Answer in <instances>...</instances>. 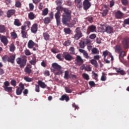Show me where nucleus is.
<instances>
[{
  "mask_svg": "<svg viewBox=\"0 0 129 129\" xmlns=\"http://www.w3.org/2000/svg\"><path fill=\"white\" fill-rule=\"evenodd\" d=\"M15 50H16V46H15V45L12 43L10 46V51L11 52H14Z\"/></svg>",
  "mask_w": 129,
  "mask_h": 129,
  "instance_id": "e433bc0d",
  "label": "nucleus"
},
{
  "mask_svg": "<svg viewBox=\"0 0 129 129\" xmlns=\"http://www.w3.org/2000/svg\"><path fill=\"white\" fill-rule=\"evenodd\" d=\"M72 106L73 107H74L75 108V110H76V109H79V107H78V106H77L75 103H73L72 104Z\"/></svg>",
  "mask_w": 129,
  "mask_h": 129,
  "instance_id": "0e129e2a",
  "label": "nucleus"
},
{
  "mask_svg": "<svg viewBox=\"0 0 129 129\" xmlns=\"http://www.w3.org/2000/svg\"><path fill=\"white\" fill-rule=\"evenodd\" d=\"M119 59L120 62H121V63H123V64H124V65H125V66H126V67H128V64H127V61H126V60H124L123 57H119Z\"/></svg>",
  "mask_w": 129,
  "mask_h": 129,
  "instance_id": "b1692460",
  "label": "nucleus"
},
{
  "mask_svg": "<svg viewBox=\"0 0 129 129\" xmlns=\"http://www.w3.org/2000/svg\"><path fill=\"white\" fill-rule=\"evenodd\" d=\"M80 47V48H82V49H84V47H85V43L84 41H81L79 43Z\"/></svg>",
  "mask_w": 129,
  "mask_h": 129,
  "instance_id": "49530a36",
  "label": "nucleus"
},
{
  "mask_svg": "<svg viewBox=\"0 0 129 129\" xmlns=\"http://www.w3.org/2000/svg\"><path fill=\"white\" fill-rule=\"evenodd\" d=\"M88 30L90 32H94L96 30V27L94 25L90 26L88 28Z\"/></svg>",
  "mask_w": 129,
  "mask_h": 129,
  "instance_id": "bb28decb",
  "label": "nucleus"
},
{
  "mask_svg": "<svg viewBox=\"0 0 129 129\" xmlns=\"http://www.w3.org/2000/svg\"><path fill=\"white\" fill-rule=\"evenodd\" d=\"M16 62L17 64L20 65V68H24L26 66V64H27V59L26 58L18 57L16 59Z\"/></svg>",
  "mask_w": 129,
  "mask_h": 129,
  "instance_id": "f03ea898",
  "label": "nucleus"
},
{
  "mask_svg": "<svg viewBox=\"0 0 129 129\" xmlns=\"http://www.w3.org/2000/svg\"><path fill=\"white\" fill-rule=\"evenodd\" d=\"M63 58H64L65 60L67 61H71L73 60V56L68 53H66L64 54Z\"/></svg>",
  "mask_w": 129,
  "mask_h": 129,
  "instance_id": "ddd939ff",
  "label": "nucleus"
},
{
  "mask_svg": "<svg viewBox=\"0 0 129 129\" xmlns=\"http://www.w3.org/2000/svg\"><path fill=\"white\" fill-rule=\"evenodd\" d=\"M24 79L26 81V82H32V78H31L25 77L24 78Z\"/></svg>",
  "mask_w": 129,
  "mask_h": 129,
  "instance_id": "864d4df0",
  "label": "nucleus"
},
{
  "mask_svg": "<svg viewBox=\"0 0 129 129\" xmlns=\"http://www.w3.org/2000/svg\"><path fill=\"white\" fill-rule=\"evenodd\" d=\"M69 51H70V54H75V49L74 47L71 46L69 49Z\"/></svg>",
  "mask_w": 129,
  "mask_h": 129,
  "instance_id": "09e8293b",
  "label": "nucleus"
},
{
  "mask_svg": "<svg viewBox=\"0 0 129 129\" xmlns=\"http://www.w3.org/2000/svg\"><path fill=\"white\" fill-rule=\"evenodd\" d=\"M101 29L103 32H106L107 34H112V33H113V28L111 26L103 25L101 26Z\"/></svg>",
  "mask_w": 129,
  "mask_h": 129,
  "instance_id": "7ed1b4c3",
  "label": "nucleus"
},
{
  "mask_svg": "<svg viewBox=\"0 0 129 129\" xmlns=\"http://www.w3.org/2000/svg\"><path fill=\"white\" fill-rule=\"evenodd\" d=\"M0 40L2 43L5 45V46H7L8 43H9V40H8V37L3 35L1 36L0 34Z\"/></svg>",
  "mask_w": 129,
  "mask_h": 129,
  "instance_id": "9b49d317",
  "label": "nucleus"
},
{
  "mask_svg": "<svg viewBox=\"0 0 129 129\" xmlns=\"http://www.w3.org/2000/svg\"><path fill=\"white\" fill-rule=\"evenodd\" d=\"M64 13L62 14L61 22L62 25H67L68 23H69L71 21L72 17L71 14L72 12L71 10H70L68 8H64L63 9Z\"/></svg>",
  "mask_w": 129,
  "mask_h": 129,
  "instance_id": "f257e3e1",
  "label": "nucleus"
},
{
  "mask_svg": "<svg viewBox=\"0 0 129 129\" xmlns=\"http://www.w3.org/2000/svg\"><path fill=\"white\" fill-rule=\"evenodd\" d=\"M84 63L83 59L80 55H77L75 64L78 66H81Z\"/></svg>",
  "mask_w": 129,
  "mask_h": 129,
  "instance_id": "6e6552de",
  "label": "nucleus"
},
{
  "mask_svg": "<svg viewBox=\"0 0 129 129\" xmlns=\"http://www.w3.org/2000/svg\"><path fill=\"white\" fill-rule=\"evenodd\" d=\"M122 44L124 48L125 49H127V47H128L129 44V38L127 37L124 38L122 41Z\"/></svg>",
  "mask_w": 129,
  "mask_h": 129,
  "instance_id": "9d476101",
  "label": "nucleus"
},
{
  "mask_svg": "<svg viewBox=\"0 0 129 129\" xmlns=\"http://www.w3.org/2000/svg\"><path fill=\"white\" fill-rule=\"evenodd\" d=\"M63 32H64L66 34H68V35L71 34V30L70 29V28H64Z\"/></svg>",
  "mask_w": 129,
  "mask_h": 129,
  "instance_id": "72a5a7b5",
  "label": "nucleus"
},
{
  "mask_svg": "<svg viewBox=\"0 0 129 129\" xmlns=\"http://www.w3.org/2000/svg\"><path fill=\"white\" fill-rule=\"evenodd\" d=\"M21 35L22 38H23V39H25L27 38V35H28V33H27L26 31H21Z\"/></svg>",
  "mask_w": 129,
  "mask_h": 129,
  "instance_id": "c9c22d12",
  "label": "nucleus"
},
{
  "mask_svg": "<svg viewBox=\"0 0 129 129\" xmlns=\"http://www.w3.org/2000/svg\"><path fill=\"white\" fill-rule=\"evenodd\" d=\"M4 86H3V88H4L5 91H7V92H9V93H12L13 91V87H9L10 86V83L9 81H6L4 83Z\"/></svg>",
  "mask_w": 129,
  "mask_h": 129,
  "instance_id": "20e7f679",
  "label": "nucleus"
},
{
  "mask_svg": "<svg viewBox=\"0 0 129 129\" xmlns=\"http://www.w3.org/2000/svg\"><path fill=\"white\" fill-rule=\"evenodd\" d=\"M11 84L12 86H14V87L17 86V81L15 80H12L11 81Z\"/></svg>",
  "mask_w": 129,
  "mask_h": 129,
  "instance_id": "603ef678",
  "label": "nucleus"
},
{
  "mask_svg": "<svg viewBox=\"0 0 129 129\" xmlns=\"http://www.w3.org/2000/svg\"><path fill=\"white\" fill-rule=\"evenodd\" d=\"M56 57L57 58V59L59 60V61H63V60H64V58H63L61 53H59L56 55Z\"/></svg>",
  "mask_w": 129,
  "mask_h": 129,
  "instance_id": "2f4dec72",
  "label": "nucleus"
},
{
  "mask_svg": "<svg viewBox=\"0 0 129 129\" xmlns=\"http://www.w3.org/2000/svg\"><path fill=\"white\" fill-rule=\"evenodd\" d=\"M124 54H125L124 52L122 51L120 52L119 57H124Z\"/></svg>",
  "mask_w": 129,
  "mask_h": 129,
  "instance_id": "774afa93",
  "label": "nucleus"
},
{
  "mask_svg": "<svg viewBox=\"0 0 129 129\" xmlns=\"http://www.w3.org/2000/svg\"><path fill=\"white\" fill-rule=\"evenodd\" d=\"M92 52L93 54H99V51H98V49H97V48H93L92 49Z\"/></svg>",
  "mask_w": 129,
  "mask_h": 129,
  "instance_id": "a18cd8bd",
  "label": "nucleus"
},
{
  "mask_svg": "<svg viewBox=\"0 0 129 129\" xmlns=\"http://www.w3.org/2000/svg\"><path fill=\"white\" fill-rule=\"evenodd\" d=\"M108 55V51L107 50H105V51L103 52V56H104V58H106V56Z\"/></svg>",
  "mask_w": 129,
  "mask_h": 129,
  "instance_id": "052dcab7",
  "label": "nucleus"
},
{
  "mask_svg": "<svg viewBox=\"0 0 129 129\" xmlns=\"http://www.w3.org/2000/svg\"><path fill=\"white\" fill-rule=\"evenodd\" d=\"M123 23L124 25H129V18L125 19Z\"/></svg>",
  "mask_w": 129,
  "mask_h": 129,
  "instance_id": "69168bd1",
  "label": "nucleus"
},
{
  "mask_svg": "<svg viewBox=\"0 0 129 129\" xmlns=\"http://www.w3.org/2000/svg\"><path fill=\"white\" fill-rule=\"evenodd\" d=\"M28 18L30 20H34L36 18V16H35V14L33 12H30L28 14Z\"/></svg>",
  "mask_w": 129,
  "mask_h": 129,
  "instance_id": "a878e982",
  "label": "nucleus"
},
{
  "mask_svg": "<svg viewBox=\"0 0 129 129\" xmlns=\"http://www.w3.org/2000/svg\"><path fill=\"white\" fill-rule=\"evenodd\" d=\"M48 12V8L44 9L42 11V16H47Z\"/></svg>",
  "mask_w": 129,
  "mask_h": 129,
  "instance_id": "79ce46f5",
  "label": "nucleus"
},
{
  "mask_svg": "<svg viewBox=\"0 0 129 129\" xmlns=\"http://www.w3.org/2000/svg\"><path fill=\"white\" fill-rule=\"evenodd\" d=\"M55 3H56V5L57 6H61V5H62V4H63V1L62 0H56L55 1Z\"/></svg>",
  "mask_w": 129,
  "mask_h": 129,
  "instance_id": "6e6d98bb",
  "label": "nucleus"
},
{
  "mask_svg": "<svg viewBox=\"0 0 129 129\" xmlns=\"http://www.w3.org/2000/svg\"><path fill=\"white\" fill-rule=\"evenodd\" d=\"M51 21H52V20H51L50 17H46L44 20V24H49V23H50V22H51Z\"/></svg>",
  "mask_w": 129,
  "mask_h": 129,
  "instance_id": "a19ab883",
  "label": "nucleus"
},
{
  "mask_svg": "<svg viewBox=\"0 0 129 129\" xmlns=\"http://www.w3.org/2000/svg\"><path fill=\"white\" fill-rule=\"evenodd\" d=\"M89 38L91 40H94L96 38V35L95 34H92L89 36Z\"/></svg>",
  "mask_w": 129,
  "mask_h": 129,
  "instance_id": "4d7b16f0",
  "label": "nucleus"
},
{
  "mask_svg": "<svg viewBox=\"0 0 129 129\" xmlns=\"http://www.w3.org/2000/svg\"><path fill=\"white\" fill-rule=\"evenodd\" d=\"M15 59H16V55H11L10 57H8V62H10V63L14 64V63H15Z\"/></svg>",
  "mask_w": 129,
  "mask_h": 129,
  "instance_id": "f3484780",
  "label": "nucleus"
},
{
  "mask_svg": "<svg viewBox=\"0 0 129 129\" xmlns=\"http://www.w3.org/2000/svg\"><path fill=\"white\" fill-rule=\"evenodd\" d=\"M51 66H52V68H53V70H52V71L61 70L62 69V67H61V66L58 64V63H57L56 62L53 63L51 64Z\"/></svg>",
  "mask_w": 129,
  "mask_h": 129,
  "instance_id": "1a4fd4ad",
  "label": "nucleus"
},
{
  "mask_svg": "<svg viewBox=\"0 0 129 129\" xmlns=\"http://www.w3.org/2000/svg\"><path fill=\"white\" fill-rule=\"evenodd\" d=\"M19 87L16 89V94L17 95H21L23 92V90L25 89V85L22 83H20L19 85Z\"/></svg>",
  "mask_w": 129,
  "mask_h": 129,
  "instance_id": "423d86ee",
  "label": "nucleus"
},
{
  "mask_svg": "<svg viewBox=\"0 0 129 129\" xmlns=\"http://www.w3.org/2000/svg\"><path fill=\"white\" fill-rule=\"evenodd\" d=\"M59 100H61V101H64V100H66V101L68 102V101L70 100V99L67 95L64 94L61 96V98H59Z\"/></svg>",
  "mask_w": 129,
  "mask_h": 129,
  "instance_id": "6ab92c4d",
  "label": "nucleus"
},
{
  "mask_svg": "<svg viewBox=\"0 0 129 129\" xmlns=\"http://www.w3.org/2000/svg\"><path fill=\"white\" fill-rule=\"evenodd\" d=\"M31 31L32 33L36 34L38 31V25L37 24H33L31 28Z\"/></svg>",
  "mask_w": 129,
  "mask_h": 129,
  "instance_id": "a211bd4d",
  "label": "nucleus"
},
{
  "mask_svg": "<svg viewBox=\"0 0 129 129\" xmlns=\"http://www.w3.org/2000/svg\"><path fill=\"white\" fill-rule=\"evenodd\" d=\"M79 52H80V53H83V55L84 57L86 59H89L90 58L89 57V55H88V53L87 52V51H86L85 50H83L82 49H79Z\"/></svg>",
  "mask_w": 129,
  "mask_h": 129,
  "instance_id": "2eb2a0df",
  "label": "nucleus"
},
{
  "mask_svg": "<svg viewBox=\"0 0 129 129\" xmlns=\"http://www.w3.org/2000/svg\"><path fill=\"white\" fill-rule=\"evenodd\" d=\"M108 13V10L105 9L102 12V17H106V16L107 15V13Z\"/></svg>",
  "mask_w": 129,
  "mask_h": 129,
  "instance_id": "c03bdc74",
  "label": "nucleus"
},
{
  "mask_svg": "<svg viewBox=\"0 0 129 129\" xmlns=\"http://www.w3.org/2000/svg\"><path fill=\"white\" fill-rule=\"evenodd\" d=\"M35 91L36 92H40V86L36 85L35 86Z\"/></svg>",
  "mask_w": 129,
  "mask_h": 129,
  "instance_id": "e2e57ef3",
  "label": "nucleus"
},
{
  "mask_svg": "<svg viewBox=\"0 0 129 129\" xmlns=\"http://www.w3.org/2000/svg\"><path fill=\"white\" fill-rule=\"evenodd\" d=\"M34 46H36V47L38 48V45L35 43V42H34L33 40H30L28 43V47L29 49H32L33 48V47H34Z\"/></svg>",
  "mask_w": 129,
  "mask_h": 129,
  "instance_id": "4468645a",
  "label": "nucleus"
},
{
  "mask_svg": "<svg viewBox=\"0 0 129 129\" xmlns=\"http://www.w3.org/2000/svg\"><path fill=\"white\" fill-rule=\"evenodd\" d=\"M64 78L67 80L69 79V72L68 71H66L64 72Z\"/></svg>",
  "mask_w": 129,
  "mask_h": 129,
  "instance_id": "58836bf2",
  "label": "nucleus"
},
{
  "mask_svg": "<svg viewBox=\"0 0 129 129\" xmlns=\"http://www.w3.org/2000/svg\"><path fill=\"white\" fill-rule=\"evenodd\" d=\"M121 3L122 5H123V6H127L128 1L127 0H121Z\"/></svg>",
  "mask_w": 129,
  "mask_h": 129,
  "instance_id": "5fc2aeb1",
  "label": "nucleus"
},
{
  "mask_svg": "<svg viewBox=\"0 0 129 129\" xmlns=\"http://www.w3.org/2000/svg\"><path fill=\"white\" fill-rule=\"evenodd\" d=\"M45 76H50V72L48 70H46L44 72Z\"/></svg>",
  "mask_w": 129,
  "mask_h": 129,
  "instance_id": "680f3d73",
  "label": "nucleus"
},
{
  "mask_svg": "<svg viewBox=\"0 0 129 129\" xmlns=\"http://www.w3.org/2000/svg\"><path fill=\"white\" fill-rule=\"evenodd\" d=\"M64 89H65L67 93H72V92L73 91V90H72V89H70V88H69L68 87H65Z\"/></svg>",
  "mask_w": 129,
  "mask_h": 129,
  "instance_id": "3c124183",
  "label": "nucleus"
},
{
  "mask_svg": "<svg viewBox=\"0 0 129 129\" xmlns=\"http://www.w3.org/2000/svg\"><path fill=\"white\" fill-rule=\"evenodd\" d=\"M63 25H66V26H68V27H69V28H73V27L74 26V25H76V21L74 20L73 22L70 23L68 24V22L67 24H63Z\"/></svg>",
  "mask_w": 129,
  "mask_h": 129,
  "instance_id": "5701e85b",
  "label": "nucleus"
},
{
  "mask_svg": "<svg viewBox=\"0 0 129 129\" xmlns=\"http://www.w3.org/2000/svg\"><path fill=\"white\" fill-rule=\"evenodd\" d=\"M101 81H106V77L104 75H102L101 77Z\"/></svg>",
  "mask_w": 129,
  "mask_h": 129,
  "instance_id": "338daca9",
  "label": "nucleus"
},
{
  "mask_svg": "<svg viewBox=\"0 0 129 129\" xmlns=\"http://www.w3.org/2000/svg\"><path fill=\"white\" fill-rule=\"evenodd\" d=\"M70 44H71V41L68 40L66 41L63 43V46H70Z\"/></svg>",
  "mask_w": 129,
  "mask_h": 129,
  "instance_id": "de8ad7c7",
  "label": "nucleus"
},
{
  "mask_svg": "<svg viewBox=\"0 0 129 129\" xmlns=\"http://www.w3.org/2000/svg\"><path fill=\"white\" fill-rule=\"evenodd\" d=\"M83 41L85 45H87V44H90V43H91V41L89 39H85Z\"/></svg>",
  "mask_w": 129,
  "mask_h": 129,
  "instance_id": "13d9d810",
  "label": "nucleus"
},
{
  "mask_svg": "<svg viewBox=\"0 0 129 129\" xmlns=\"http://www.w3.org/2000/svg\"><path fill=\"white\" fill-rule=\"evenodd\" d=\"M56 11H57V12H64V8H63V7H62L61 5L59 6L58 7H57L56 8Z\"/></svg>",
  "mask_w": 129,
  "mask_h": 129,
  "instance_id": "4c0bfd02",
  "label": "nucleus"
},
{
  "mask_svg": "<svg viewBox=\"0 0 129 129\" xmlns=\"http://www.w3.org/2000/svg\"><path fill=\"white\" fill-rule=\"evenodd\" d=\"M82 76L85 80H89V75H88V74L86 73H84L82 74Z\"/></svg>",
  "mask_w": 129,
  "mask_h": 129,
  "instance_id": "ea45409f",
  "label": "nucleus"
},
{
  "mask_svg": "<svg viewBox=\"0 0 129 129\" xmlns=\"http://www.w3.org/2000/svg\"><path fill=\"white\" fill-rule=\"evenodd\" d=\"M14 25L17 26V27H20V26H21L22 23L20 22V20L19 19H15Z\"/></svg>",
  "mask_w": 129,
  "mask_h": 129,
  "instance_id": "cd10ccee",
  "label": "nucleus"
},
{
  "mask_svg": "<svg viewBox=\"0 0 129 129\" xmlns=\"http://www.w3.org/2000/svg\"><path fill=\"white\" fill-rule=\"evenodd\" d=\"M9 58V56L7 55H4L2 57V60L4 63H7V61H8V58Z\"/></svg>",
  "mask_w": 129,
  "mask_h": 129,
  "instance_id": "37998d69",
  "label": "nucleus"
},
{
  "mask_svg": "<svg viewBox=\"0 0 129 129\" xmlns=\"http://www.w3.org/2000/svg\"><path fill=\"white\" fill-rule=\"evenodd\" d=\"M115 52H117V53H120V52L122 51V49H121V47H120L119 45H116L115 47Z\"/></svg>",
  "mask_w": 129,
  "mask_h": 129,
  "instance_id": "473e14b6",
  "label": "nucleus"
},
{
  "mask_svg": "<svg viewBox=\"0 0 129 129\" xmlns=\"http://www.w3.org/2000/svg\"><path fill=\"white\" fill-rule=\"evenodd\" d=\"M16 14V10L11 9L9 10L7 12V18H11L12 16H14Z\"/></svg>",
  "mask_w": 129,
  "mask_h": 129,
  "instance_id": "f8f14e48",
  "label": "nucleus"
},
{
  "mask_svg": "<svg viewBox=\"0 0 129 129\" xmlns=\"http://www.w3.org/2000/svg\"><path fill=\"white\" fill-rule=\"evenodd\" d=\"M91 0H84L83 2L84 10L87 11L88 9L91 7V3H90Z\"/></svg>",
  "mask_w": 129,
  "mask_h": 129,
  "instance_id": "0eeeda50",
  "label": "nucleus"
},
{
  "mask_svg": "<svg viewBox=\"0 0 129 129\" xmlns=\"http://www.w3.org/2000/svg\"><path fill=\"white\" fill-rule=\"evenodd\" d=\"M25 72L28 74H31L32 73V70L28 67H26L24 70Z\"/></svg>",
  "mask_w": 129,
  "mask_h": 129,
  "instance_id": "c756f323",
  "label": "nucleus"
},
{
  "mask_svg": "<svg viewBox=\"0 0 129 129\" xmlns=\"http://www.w3.org/2000/svg\"><path fill=\"white\" fill-rule=\"evenodd\" d=\"M43 38L45 41H49L50 39V35L47 32H44L43 34Z\"/></svg>",
  "mask_w": 129,
  "mask_h": 129,
  "instance_id": "412c9836",
  "label": "nucleus"
},
{
  "mask_svg": "<svg viewBox=\"0 0 129 129\" xmlns=\"http://www.w3.org/2000/svg\"><path fill=\"white\" fill-rule=\"evenodd\" d=\"M60 15L61 13L59 11H57V13H56L54 15L56 20L61 19V17H60Z\"/></svg>",
  "mask_w": 129,
  "mask_h": 129,
  "instance_id": "f704fd0d",
  "label": "nucleus"
},
{
  "mask_svg": "<svg viewBox=\"0 0 129 129\" xmlns=\"http://www.w3.org/2000/svg\"><path fill=\"white\" fill-rule=\"evenodd\" d=\"M76 34L74 36L75 40H79L80 38H82V32L80 31V28L77 27L76 30Z\"/></svg>",
  "mask_w": 129,
  "mask_h": 129,
  "instance_id": "39448f33",
  "label": "nucleus"
},
{
  "mask_svg": "<svg viewBox=\"0 0 129 129\" xmlns=\"http://www.w3.org/2000/svg\"><path fill=\"white\" fill-rule=\"evenodd\" d=\"M115 70L117 73H120V75H125L124 71L118 68H115Z\"/></svg>",
  "mask_w": 129,
  "mask_h": 129,
  "instance_id": "4be33fe9",
  "label": "nucleus"
},
{
  "mask_svg": "<svg viewBox=\"0 0 129 129\" xmlns=\"http://www.w3.org/2000/svg\"><path fill=\"white\" fill-rule=\"evenodd\" d=\"M15 7L16 8H21L22 3L20 1V0H16L15 2Z\"/></svg>",
  "mask_w": 129,
  "mask_h": 129,
  "instance_id": "393cba45",
  "label": "nucleus"
},
{
  "mask_svg": "<svg viewBox=\"0 0 129 129\" xmlns=\"http://www.w3.org/2000/svg\"><path fill=\"white\" fill-rule=\"evenodd\" d=\"M90 63L91 64H92V65L95 66V67H96L97 66V61L94 59H91Z\"/></svg>",
  "mask_w": 129,
  "mask_h": 129,
  "instance_id": "7c9ffc66",
  "label": "nucleus"
},
{
  "mask_svg": "<svg viewBox=\"0 0 129 129\" xmlns=\"http://www.w3.org/2000/svg\"><path fill=\"white\" fill-rule=\"evenodd\" d=\"M92 74L93 75L94 79L96 81H98V75L95 73L94 72H92Z\"/></svg>",
  "mask_w": 129,
  "mask_h": 129,
  "instance_id": "c85d7f7f",
  "label": "nucleus"
},
{
  "mask_svg": "<svg viewBox=\"0 0 129 129\" xmlns=\"http://www.w3.org/2000/svg\"><path fill=\"white\" fill-rule=\"evenodd\" d=\"M115 18L116 19H122V17L123 16V13H122L120 11H117L115 13Z\"/></svg>",
  "mask_w": 129,
  "mask_h": 129,
  "instance_id": "dca6fc26",
  "label": "nucleus"
},
{
  "mask_svg": "<svg viewBox=\"0 0 129 129\" xmlns=\"http://www.w3.org/2000/svg\"><path fill=\"white\" fill-rule=\"evenodd\" d=\"M6 27H5V26L0 25V33H4Z\"/></svg>",
  "mask_w": 129,
  "mask_h": 129,
  "instance_id": "8fccbe9b",
  "label": "nucleus"
},
{
  "mask_svg": "<svg viewBox=\"0 0 129 129\" xmlns=\"http://www.w3.org/2000/svg\"><path fill=\"white\" fill-rule=\"evenodd\" d=\"M37 83H38L39 86H40V87H41V88H46V87H47V85H46V84H45V83L43 82L41 80H39L38 81Z\"/></svg>",
  "mask_w": 129,
  "mask_h": 129,
  "instance_id": "aec40b11",
  "label": "nucleus"
},
{
  "mask_svg": "<svg viewBox=\"0 0 129 129\" xmlns=\"http://www.w3.org/2000/svg\"><path fill=\"white\" fill-rule=\"evenodd\" d=\"M11 36H12V37H13V38H14V39L17 38L18 37V35H17V33H16V32H15V31H14L13 32L11 33Z\"/></svg>",
  "mask_w": 129,
  "mask_h": 129,
  "instance_id": "bf43d9fd",
  "label": "nucleus"
}]
</instances>
